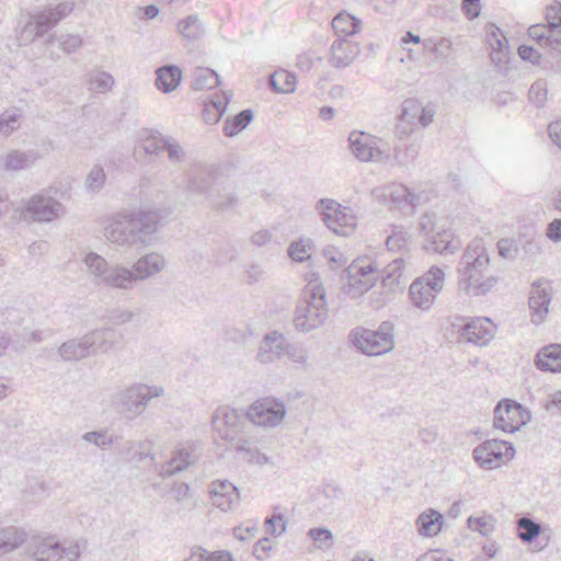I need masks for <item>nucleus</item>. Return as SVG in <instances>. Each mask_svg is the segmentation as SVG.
<instances>
[{
  "label": "nucleus",
  "mask_w": 561,
  "mask_h": 561,
  "mask_svg": "<svg viewBox=\"0 0 561 561\" xmlns=\"http://www.w3.org/2000/svg\"><path fill=\"white\" fill-rule=\"evenodd\" d=\"M160 216L154 210H123L104 228V237L117 247H148L158 231Z\"/></svg>",
  "instance_id": "nucleus-1"
},
{
  "label": "nucleus",
  "mask_w": 561,
  "mask_h": 561,
  "mask_svg": "<svg viewBox=\"0 0 561 561\" xmlns=\"http://www.w3.org/2000/svg\"><path fill=\"white\" fill-rule=\"evenodd\" d=\"M457 272L460 289L471 296L485 295L499 280L491 273L490 256L482 239H474L466 248Z\"/></svg>",
  "instance_id": "nucleus-2"
},
{
  "label": "nucleus",
  "mask_w": 561,
  "mask_h": 561,
  "mask_svg": "<svg viewBox=\"0 0 561 561\" xmlns=\"http://www.w3.org/2000/svg\"><path fill=\"white\" fill-rule=\"evenodd\" d=\"M73 2L64 1L55 7H48L38 12L21 9L16 16L15 36L20 46H27L37 37L44 36L55 27L59 21L68 16L73 10Z\"/></svg>",
  "instance_id": "nucleus-3"
},
{
  "label": "nucleus",
  "mask_w": 561,
  "mask_h": 561,
  "mask_svg": "<svg viewBox=\"0 0 561 561\" xmlns=\"http://www.w3.org/2000/svg\"><path fill=\"white\" fill-rule=\"evenodd\" d=\"M327 319L325 290L321 285L309 284L295 308L294 325L298 331L308 333L323 325Z\"/></svg>",
  "instance_id": "nucleus-4"
},
{
  "label": "nucleus",
  "mask_w": 561,
  "mask_h": 561,
  "mask_svg": "<svg viewBox=\"0 0 561 561\" xmlns=\"http://www.w3.org/2000/svg\"><path fill=\"white\" fill-rule=\"evenodd\" d=\"M163 394L164 389L160 386L136 382L114 391L110 402L111 407L117 413L128 419H135L145 412L152 399L162 397Z\"/></svg>",
  "instance_id": "nucleus-5"
},
{
  "label": "nucleus",
  "mask_w": 561,
  "mask_h": 561,
  "mask_svg": "<svg viewBox=\"0 0 561 561\" xmlns=\"http://www.w3.org/2000/svg\"><path fill=\"white\" fill-rule=\"evenodd\" d=\"M356 348L368 356H379L394 347V325L391 321H382L377 330L356 328L350 334Z\"/></svg>",
  "instance_id": "nucleus-6"
},
{
  "label": "nucleus",
  "mask_w": 561,
  "mask_h": 561,
  "mask_svg": "<svg viewBox=\"0 0 561 561\" xmlns=\"http://www.w3.org/2000/svg\"><path fill=\"white\" fill-rule=\"evenodd\" d=\"M84 262L99 285L110 288L129 289L137 280L131 270L119 265H110L96 253H89Z\"/></svg>",
  "instance_id": "nucleus-7"
},
{
  "label": "nucleus",
  "mask_w": 561,
  "mask_h": 561,
  "mask_svg": "<svg viewBox=\"0 0 561 561\" xmlns=\"http://www.w3.org/2000/svg\"><path fill=\"white\" fill-rule=\"evenodd\" d=\"M341 279L350 295L360 296L379 279V262L357 259L343 271Z\"/></svg>",
  "instance_id": "nucleus-8"
},
{
  "label": "nucleus",
  "mask_w": 561,
  "mask_h": 561,
  "mask_svg": "<svg viewBox=\"0 0 561 561\" xmlns=\"http://www.w3.org/2000/svg\"><path fill=\"white\" fill-rule=\"evenodd\" d=\"M445 282L444 272L433 266L426 274L412 282L409 288V298L413 307L428 311L436 296L442 291Z\"/></svg>",
  "instance_id": "nucleus-9"
},
{
  "label": "nucleus",
  "mask_w": 561,
  "mask_h": 561,
  "mask_svg": "<svg viewBox=\"0 0 561 561\" xmlns=\"http://www.w3.org/2000/svg\"><path fill=\"white\" fill-rule=\"evenodd\" d=\"M316 209L324 225L335 234L346 237L351 234L356 226V218L351 209L343 207L331 198H321Z\"/></svg>",
  "instance_id": "nucleus-10"
},
{
  "label": "nucleus",
  "mask_w": 561,
  "mask_h": 561,
  "mask_svg": "<svg viewBox=\"0 0 561 561\" xmlns=\"http://www.w3.org/2000/svg\"><path fill=\"white\" fill-rule=\"evenodd\" d=\"M371 193L377 201L390 209H410L413 213L415 207L424 202L421 193H414L401 183L378 186Z\"/></svg>",
  "instance_id": "nucleus-11"
},
{
  "label": "nucleus",
  "mask_w": 561,
  "mask_h": 561,
  "mask_svg": "<svg viewBox=\"0 0 561 561\" xmlns=\"http://www.w3.org/2000/svg\"><path fill=\"white\" fill-rule=\"evenodd\" d=\"M248 420L247 413L238 411L229 405H222L215 410L213 414V427L220 438L234 445L242 439L243 427Z\"/></svg>",
  "instance_id": "nucleus-12"
},
{
  "label": "nucleus",
  "mask_w": 561,
  "mask_h": 561,
  "mask_svg": "<svg viewBox=\"0 0 561 561\" xmlns=\"http://www.w3.org/2000/svg\"><path fill=\"white\" fill-rule=\"evenodd\" d=\"M493 425L505 433H514L530 419V413L523 405L511 399L501 400L494 409Z\"/></svg>",
  "instance_id": "nucleus-13"
},
{
  "label": "nucleus",
  "mask_w": 561,
  "mask_h": 561,
  "mask_svg": "<svg viewBox=\"0 0 561 561\" xmlns=\"http://www.w3.org/2000/svg\"><path fill=\"white\" fill-rule=\"evenodd\" d=\"M513 445L502 439H488L473 449V459L483 469L491 470L500 467L504 459L514 457Z\"/></svg>",
  "instance_id": "nucleus-14"
},
{
  "label": "nucleus",
  "mask_w": 561,
  "mask_h": 561,
  "mask_svg": "<svg viewBox=\"0 0 561 561\" xmlns=\"http://www.w3.org/2000/svg\"><path fill=\"white\" fill-rule=\"evenodd\" d=\"M352 153L362 162H381L389 157L382 140L370 134L353 130L348 136Z\"/></svg>",
  "instance_id": "nucleus-15"
},
{
  "label": "nucleus",
  "mask_w": 561,
  "mask_h": 561,
  "mask_svg": "<svg viewBox=\"0 0 561 561\" xmlns=\"http://www.w3.org/2000/svg\"><path fill=\"white\" fill-rule=\"evenodd\" d=\"M286 415L283 402L266 398L255 401L247 411L250 422L262 427H276L282 424Z\"/></svg>",
  "instance_id": "nucleus-16"
},
{
  "label": "nucleus",
  "mask_w": 561,
  "mask_h": 561,
  "mask_svg": "<svg viewBox=\"0 0 561 561\" xmlns=\"http://www.w3.org/2000/svg\"><path fill=\"white\" fill-rule=\"evenodd\" d=\"M80 557V546L61 543L54 538L38 541L33 550L34 561H77Z\"/></svg>",
  "instance_id": "nucleus-17"
},
{
  "label": "nucleus",
  "mask_w": 561,
  "mask_h": 561,
  "mask_svg": "<svg viewBox=\"0 0 561 561\" xmlns=\"http://www.w3.org/2000/svg\"><path fill=\"white\" fill-rule=\"evenodd\" d=\"M62 213V205L50 196L36 194L30 198L22 210L24 219L51 221Z\"/></svg>",
  "instance_id": "nucleus-18"
},
{
  "label": "nucleus",
  "mask_w": 561,
  "mask_h": 561,
  "mask_svg": "<svg viewBox=\"0 0 561 561\" xmlns=\"http://www.w3.org/2000/svg\"><path fill=\"white\" fill-rule=\"evenodd\" d=\"M495 325L489 318H474L466 323L461 330V339L484 346L494 337Z\"/></svg>",
  "instance_id": "nucleus-19"
},
{
  "label": "nucleus",
  "mask_w": 561,
  "mask_h": 561,
  "mask_svg": "<svg viewBox=\"0 0 561 561\" xmlns=\"http://www.w3.org/2000/svg\"><path fill=\"white\" fill-rule=\"evenodd\" d=\"M360 47L358 43L347 38H336L329 53V62L334 68H346L358 57Z\"/></svg>",
  "instance_id": "nucleus-20"
},
{
  "label": "nucleus",
  "mask_w": 561,
  "mask_h": 561,
  "mask_svg": "<svg viewBox=\"0 0 561 561\" xmlns=\"http://www.w3.org/2000/svg\"><path fill=\"white\" fill-rule=\"evenodd\" d=\"M186 192L192 195H205L208 201L216 186L214 173L206 167H199L196 171L187 172Z\"/></svg>",
  "instance_id": "nucleus-21"
},
{
  "label": "nucleus",
  "mask_w": 561,
  "mask_h": 561,
  "mask_svg": "<svg viewBox=\"0 0 561 561\" xmlns=\"http://www.w3.org/2000/svg\"><path fill=\"white\" fill-rule=\"evenodd\" d=\"M286 342L284 335L277 331L265 334L260 342L256 359L262 364H271L279 359L284 356Z\"/></svg>",
  "instance_id": "nucleus-22"
},
{
  "label": "nucleus",
  "mask_w": 561,
  "mask_h": 561,
  "mask_svg": "<svg viewBox=\"0 0 561 561\" xmlns=\"http://www.w3.org/2000/svg\"><path fill=\"white\" fill-rule=\"evenodd\" d=\"M209 493L213 504L224 512L231 510L239 500L238 488L228 480L211 482Z\"/></svg>",
  "instance_id": "nucleus-23"
},
{
  "label": "nucleus",
  "mask_w": 561,
  "mask_h": 561,
  "mask_svg": "<svg viewBox=\"0 0 561 561\" xmlns=\"http://www.w3.org/2000/svg\"><path fill=\"white\" fill-rule=\"evenodd\" d=\"M528 35L541 48L548 49L552 57H558L561 54L560 30H552L549 25L536 24L528 28Z\"/></svg>",
  "instance_id": "nucleus-24"
},
{
  "label": "nucleus",
  "mask_w": 561,
  "mask_h": 561,
  "mask_svg": "<svg viewBox=\"0 0 561 561\" xmlns=\"http://www.w3.org/2000/svg\"><path fill=\"white\" fill-rule=\"evenodd\" d=\"M84 336L90 355H92L110 351L119 343L123 334L112 328H104L87 333Z\"/></svg>",
  "instance_id": "nucleus-25"
},
{
  "label": "nucleus",
  "mask_w": 561,
  "mask_h": 561,
  "mask_svg": "<svg viewBox=\"0 0 561 561\" xmlns=\"http://www.w3.org/2000/svg\"><path fill=\"white\" fill-rule=\"evenodd\" d=\"M551 294L549 288L541 284H534L529 294L528 305L530 310L531 322L540 324L549 312Z\"/></svg>",
  "instance_id": "nucleus-26"
},
{
  "label": "nucleus",
  "mask_w": 561,
  "mask_h": 561,
  "mask_svg": "<svg viewBox=\"0 0 561 561\" xmlns=\"http://www.w3.org/2000/svg\"><path fill=\"white\" fill-rule=\"evenodd\" d=\"M195 461V456L188 449L179 448L173 451L170 460L160 465L158 473L161 478L167 479L187 470Z\"/></svg>",
  "instance_id": "nucleus-27"
},
{
  "label": "nucleus",
  "mask_w": 561,
  "mask_h": 561,
  "mask_svg": "<svg viewBox=\"0 0 561 561\" xmlns=\"http://www.w3.org/2000/svg\"><path fill=\"white\" fill-rule=\"evenodd\" d=\"M460 248V242L454 239L450 229L440 227L430 239L426 240L424 249L436 253H454Z\"/></svg>",
  "instance_id": "nucleus-28"
},
{
  "label": "nucleus",
  "mask_w": 561,
  "mask_h": 561,
  "mask_svg": "<svg viewBox=\"0 0 561 561\" xmlns=\"http://www.w3.org/2000/svg\"><path fill=\"white\" fill-rule=\"evenodd\" d=\"M165 266L163 255L151 252L138 259L133 265L137 279H146L160 273Z\"/></svg>",
  "instance_id": "nucleus-29"
},
{
  "label": "nucleus",
  "mask_w": 561,
  "mask_h": 561,
  "mask_svg": "<svg viewBox=\"0 0 561 561\" xmlns=\"http://www.w3.org/2000/svg\"><path fill=\"white\" fill-rule=\"evenodd\" d=\"M39 156L35 150H11L2 157V168L5 171H22L31 168Z\"/></svg>",
  "instance_id": "nucleus-30"
},
{
  "label": "nucleus",
  "mask_w": 561,
  "mask_h": 561,
  "mask_svg": "<svg viewBox=\"0 0 561 561\" xmlns=\"http://www.w3.org/2000/svg\"><path fill=\"white\" fill-rule=\"evenodd\" d=\"M536 366L543 371H561V345L550 344L542 347L536 358Z\"/></svg>",
  "instance_id": "nucleus-31"
},
{
  "label": "nucleus",
  "mask_w": 561,
  "mask_h": 561,
  "mask_svg": "<svg viewBox=\"0 0 561 561\" xmlns=\"http://www.w3.org/2000/svg\"><path fill=\"white\" fill-rule=\"evenodd\" d=\"M156 85L163 93L175 90L182 81V70L175 65H165L156 71Z\"/></svg>",
  "instance_id": "nucleus-32"
},
{
  "label": "nucleus",
  "mask_w": 561,
  "mask_h": 561,
  "mask_svg": "<svg viewBox=\"0 0 561 561\" xmlns=\"http://www.w3.org/2000/svg\"><path fill=\"white\" fill-rule=\"evenodd\" d=\"M216 194L209 195V205L218 211L233 210L239 204L238 192L230 186L216 187Z\"/></svg>",
  "instance_id": "nucleus-33"
},
{
  "label": "nucleus",
  "mask_w": 561,
  "mask_h": 561,
  "mask_svg": "<svg viewBox=\"0 0 561 561\" xmlns=\"http://www.w3.org/2000/svg\"><path fill=\"white\" fill-rule=\"evenodd\" d=\"M331 25L337 38H346L360 31L362 21L347 12H340L334 16Z\"/></svg>",
  "instance_id": "nucleus-34"
},
{
  "label": "nucleus",
  "mask_w": 561,
  "mask_h": 561,
  "mask_svg": "<svg viewBox=\"0 0 561 561\" xmlns=\"http://www.w3.org/2000/svg\"><path fill=\"white\" fill-rule=\"evenodd\" d=\"M404 261L401 257L393 259L387 265L379 262V279L385 288L392 290L400 284Z\"/></svg>",
  "instance_id": "nucleus-35"
},
{
  "label": "nucleus",
  "mask_w": 561,
  "mask_h": 561,
  "mask_svg": "<svg viewBox=\"0 0 561 561\" xmlns=\"http://www.w3.org/2000/svg\"><path fill=\"white\" fill-rule=\"evenodd\" d=\"M419 534L424 537H433L437 535L443 525V515L435 510H427L416 519Z\"/></svg>",
  "instance_id": "nucleus-36"
},
{
  "label": "nucleus",
  "mask_w": 561,
  "mask_h": 561,
  "mask_svg": "<svg viewBox=\"0 0 561 561\" xmlns=\"http://www.w3.org/2000/svg\"><path fill=\"white\" fill-rule=\"evenodd\" d=\"M58 354L66 362L79 360L90 356L85 336L66 341L59 346Z\"/></svg>",
  "instance_id": "nucleus-37"
},
{
  "label": "nucleus",
  "mask_w": 561,
  "mask_h": 561,
  "mask_svg": "<svg viewBox=\"0 0 561 561\" xmlns=\"http://www.w3.org/2000/svg\"><path fill=\"white\" fill-rule=\"evenodd\" d=\"M236 451L248 463L263 466L271 462V458L257 447L252 446L249 439L242 438L233 445Z\"/></svg>",
  "instance_id": "nucleus-38"
},
{
  "label": "nucleus",
  "mask_w": 561,
  "mask_h": 561,
  "mask_svg": "<svg viewBox=\"0 0 561 561\" xmlns=\"http://www.w3.org/2000/svg\"><path fill=\"white\" fill-rule=\"evenodd\" d=\"M26 539V533L14 526L0 528V557L20 547Z\"/></svg>",
  "instance_id": "nucleus-39"
},
{
  "label": "nucleus",
  "mask_w": 561,
  "mask_h": 561,
  "mask_svg": "<svg viewBox=\"0 0 561 561\" xmlns=\"http://www.w3.org/2000/svg\"><path fill=\"white\" fill-rule=\"evenodd\" d=\"M270 87L275 93H291L296 89V76L279 69L270 76Z\"/></svg>",
  "instance_id": "nucleus-40"
},
{
  "label": "nucleus",
  "mask_w": 561,
  "mask_h": 561,
  "mask_svg": "<svg viewBox=\"0 0 561 561\" xmlns=\"http://www.w3.org/2000/svg\"><path fill=\"white\" fill-rule=\"evenodd\" d=\"M169 136H163L160 133H150L136 147V154H146V156H158L165 146L167 139Z\"/></svg>",
  "instance_id": "nucleus-41"
},
{
  "label": "nucleus",
  "mask_w": 561,
  "mask_h": 561,
  "mask_svg": "<svg viewBox=\"0 0 561 561\" xmlns=\"http://www.w3.org/2000/svg\"><path fill=\"white\" fill-rule=\"evenodd\" d=\"M230 102V96L226 93L221 96H218L216 100H211L210 102L205 104L203 110V119L207 124H216L224 116L227 105Z\"/></svg>",
  "instance_id": "nucleus-42"
},
{
  "label": "nucleus",
  "mask_w": 561,
  "mask_h": 561,
  "mask_svg": "<svg viewBox=\"0 0 561 561\" xmlns=\"http://www.w3.org/2000/svg\"><path fill=\"white\" fill-rule=\"evenodd\" d=\"M289 518L279 506L274 507L272 515L265 518L266 533L274 537L282 536L288 526Z\"/></svg>",
  "instance_id": "nucleus-43"
},
{
  "label": "nucleus",
  "mask_w": 561,
  "mask_h": 561,
  "mask_svg": "<svg viewBox=\"0 0 561 561\" xmlns=\"http://www.w3.org/2000/svg\"><path fill=\"white\" fill-rule=\"evenodd\" d=\"M220 84L219 76L209 68L198 67L193 72L194 90L214 89Z\"/></svg>",
  "instance_id": "nucleus-44"
},
{
  "label": "nucleus",
  "mask_w": 561,
  "mask_h": 561,
  "mask_svg": "<svg viewBox=\"0 0 561 561\" xmlns=\"http://www.w3.org/2000/svg\"><path fill=\"white\" fill-rule=\"evenodd\" d=\"M252 118V111L249 108L243 110L232 118H228L225 122L222 133L227 137H233L242 131L251 123Z\"/></svg>",
  "instance_id": "nucleus-45"
},
{
  "label": "nucleus",
  "mask_w": 561,
  "mask_h": 561,
  "mask_svg": "<svg viewBox=\"0 0 561 561\" xmlns=\"http://www.w3.org/2000/svg\"><path fill=\"white\" fill-rule=\"evenodd\" d=\"M178 32L183 37L195 41L204 34V26L198 16L193 14L178 22Z\"/></svg>",
  "instance_id": "nucleus-46"
},
{
  "label": "nucleus",
  "mask_w": 561,
  "mask_h": 561,
  "mask_svg": "<svg viewBox=\"0 0 561 561\" xmlns=\"http://www.w3.org/2000/svg\"><path fill=\"white\" fill-rule=\"evenodd\" d=\"M518 538L527 543L533 542L542 533V527L529 517H522L517 520Z\"/></svg>",
  "instance_id": "nucleus-47"
},
{
  "label": "nucleus",
  "mask_w": 561,
  "mask_h": 561,
  "mask_svg": "<svg viewBox=\"0 0 561 561\" xmlns=\"http://www.w3.org/2000/svg\"><path fill=\"white\" fill-rule=\"evenodd\" d=\"M314 244L311 239H300L290 243L288 255L296 262H305L311 256Z\"/></svg>",
  "instance_id": "nucleus-48"
},
{
  "label": "nucleus",
  "mask_w": 561,
  "mask_h": 561,
  "mask_svg": "<svg viewBox=\"0 0 561 561\" xmlns=\"http://www.w3.org/2000/svg\"><path fill=\"white\" fill-rule=\"evenodd\" d=\"M440 227L435 213H425L421 216L417 225L420 233L425 237V240L430 239Z\"/></svg>",
  "instance_id": "nucleus-49"
},
{
  "label": "nucleus",
  "mask_w": 561,
  "mask_h": 561,
  "mask_svg": "<svg viewBox=\"0 0 561 561\" xmlns=\"http://www.w3.org/2000/svg\"><path fill=\"white\" fill-rule=\"evenodd\" d=\"M284 355L295 364L308 365L309 353L301 344L286 342Z\"/></svg>",
  "instance_id": "nucleus-50"
},
{
  "label": "nucleus",
  "mask_w": 561,
  "mask_h": 561,
  "mask_svg": "<svg viewBox=\"0 0 561 561\" xmlns=\"http://www.w3.org/2000/svg\"><path fill=\"white\" fill-rule=\"evenodd\" d=\"M106 181V174L102 167L94 165L85 178V188L89 192H99Z\"/></svg>",
  "instance_id": "nucleus-51"
},
{
  "label": "nucleus",
  "mask_w": 561,
  "mask_h": 561,
  "mask_svg": "<svg viewBox=\"0 0 561 561\" xmlns=\"http://www.w3.org/2000/svg\"><path fill=\"white\" fill-rule=\"evenodd\" d=\"M163 151H167L169 161L174 165L182 163L186 159L184 148L172 137H168Z\"/></svg>",
  "instance_id": "nucleus-52"
},
{
  "label": "nucleus",
  "mask_w": 561,
  "mask_h": 561,
  "mask_svg": "<svg viewBox=\"0 0 561 561\" xmlns=\"http://www.w3.org/2000/svg\"><path fill=\"white\" fill-rule=\"evenodd\" d=\"M114 84L113 77L105 71L98 72L90 79V90L98 93H105L112 89Z\"/></svg>",
  "instance_id": "nucleus-53"
},
{
  "label": "nucleus",
  "mask_w": 561,
  "mask_h": 561,
  "mask_svg": "<svg viewBox=\"0 0 561 561\" xmlns=\"http://www.w3.org/2000/svg\"><path fill=\"white\" fill-rule=\"evenodd\" d=\"M468 527L473 531H478L483 536H488L494 530L493 518L491 516H470L468 518Z\"/></svg>",
  "instance_id": "nucleus-54"
},
{
  "label": "nucleus",
  "mask_w": 561,
  "mask_h": 561,
  "mask_svg": "<svg viewBox=\"0 0 561 561\" xmlns=\"http://www.w3.org/2000/svg\"><path fill=\"white\" fill-rule=\"evenodd\" d=\"M420 111H422V103L416 99H407L400 110V115L405 117L407 121L419 122Z\"/></svg>",
  "instance_id": "nucleus-55"
},
{
  "label": "nucleus",
  "mask_w": 561,
  "mask_h": 561,
  "mask_svg": "<svg viewBox=\"0 0 561 561\" xmlns=\"http://www.w3.org/2000/svg\"><path fill=\"white\" fill-rule=\"evenodd\" d=\"M547 94H548V91L546 88V82L539 80L531 84L529 92H528V99L537 107H541V106H543V104L547 100Z\"/></svg>",
  "instance_id": "nucleus-56"
},
{
  "label": "nucleus",
  "mask_w": 561,
  "mask_h": 561,
  "mask_svg": "<svg viewBox=\"0 0 561 561\" xmlns=\"http://www.w3.org/2000/svg\"><path fill=\"white\" fill-rule=\"evenodd\" d=\"M82 439L89 444H93L102 449H104L106 446L112 445L113 439L112 437L107 436L106 431H92L87 432L82 435Z\"/></svg>",
  "instance_id": "nucleus-57"
},
{
  "label": "nucleus",
  "mask_w": 561,
  "mask_h": 561,
  "mask_svg": "<svg viewBox=\"0 0 561 561\" xmlns=\"http://www.w3.org/2000/svg\"><path fill=\"white\" fill-rule=\"evenodd\" d=\"M417 128V123L412 121H407L405 117L399 114L398 122L394 126V135L399 139H404L412 135Z\"/></svg>",
  "instance_id": "nucleus-58"
},
{
  "label": "nucleus",
  "mask_w": 561,
  "mask_h": 561,
  "mask_svg": "<svg viewBox=\"0 0 561 561\" xmlns=\"http://www.w3.org/2000/svg\"><path fill=\"white\" fill-rule=\"evenodd\" d=\"M58 45L66 54H70L82 45V38L77 34H61Z\"/></svg>",
  "instance_id": "nucleus-59"
},
{
  "label": "nucleus",
  "mask_w": 561,
  "mask_h": 561,
  "mask_svg": "<svg viewBox=\"0 0 561 561\" xmlns=\"http://www.w3.org/2000/svg\"><path fill=\"white\" fill-rule=\"evenodd\" d=\"M195 557H197V560L185 561H234L231 553L224 550L209 552L202 549L198 554H195Z\"/></svg>",
  "instance_id": "nucleus-60"
},
{
  "label": "nucleus",
  "mask_w": 561,
  "mask_h": 561,
  "mask_svg": "<svg viewBox=\"0 0 561 561\" xmlns=\"http://www.w3.org/2000/svg\"><path fill=\"white\" fill-rule=\"evenodd\" d=\"M20 115L15 112H4L0 115V133L8 135L18 128Z\"/></svg>",
  "instance_id": "nucleus-61"
},
{
  "label": "nucleus",
  "mask_w": 561,
  "mask_h": 561,
  "mask_svg": "<svg viewBox=\"0 0 561 561\" xmlns=\"http://www.w3.org/2000/svg\"><path fill=\"white\" fill-rule=\"evenodd\" d=\"M546 20L552 30L561 27V3L557 2L547 8Z\"/></svg>",
  "instance_id": "nucleus-62"
},
{
  "label": "nucleus",
  "mask_w": 561,
  "mask_h": 561,
  "mask_svg": "<svg viewBox=\"0 0 561 561\" xmlns=\"http://www.w3.org/2000/svg\"><path fill=\"white\" fill-rule=\"evenodd\" d=\"M272 549L273 546L271 539L268 537H263L255 542L253 548V556L257 560H265L268 557Z\"/></svg>",
  "instance_id": "nucleus-63"
},
{
  "label": "nucleus",
  "mask_w": 561,
  "mask_h": 561,
  "mask_svg": "<svg viewBox=\"0 0 561 561\" xmlns=\"http://www.w3.org/2000/svg\"><path fill=\"white\" fill-rule=\"evenodd\" d=\"M518 55L523 60L534 65H538L541 59V54L536 48L528 45H520L518 47Z\"/></svg>",
  "instance_id": "nucleus-64"
}]
</instances>
